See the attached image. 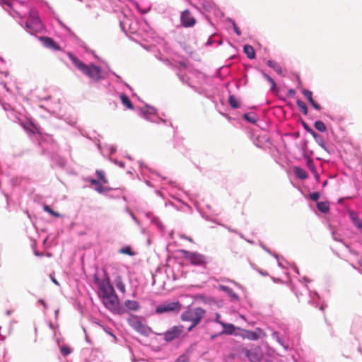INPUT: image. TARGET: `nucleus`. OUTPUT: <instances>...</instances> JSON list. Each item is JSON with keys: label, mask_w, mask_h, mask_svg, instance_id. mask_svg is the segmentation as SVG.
Wrapping results in <instances>:
<instances>
[{"label": "nucleus", "mask_w": 362, "mask_h": 362, "mask_svg": "<svg viewBox=\"0 0 362 362\" xmlns=\"http://www.w3.org/2000/svg\"><path fill=\"white\" fill-rule=\"evenodd\" d=\"M94 281L98 285V296L104 306L114 314H123L124 309L119 305L118 296L111 284L109 276L103 279L95 276Z\"/></svg>", "instance_id": "f257e3e1"}, {"label": "nucleus", "mask_w": 362, "mask_h": 362, "mask_svg": "<svg viewBox=\"0 0 362 362\" xmlns=\"http://www.w3.org/2000/svg\"><path fill=\"white\" fill-rule=\"evenodd\" d=\"M139 115L144 117L146 120L153 123L162 122L167 126H170L173 128V146L179 151L184 153V145H183V137L178 136L176 134L177 127H174L173 123L167 119H161L158 116V110L156 107L151 106L148 104H145L144 107H139Z\"/></svg>", "instance_id": "f03ea898"}, {"label": "nucleus", "mask_w": 362, "mask_h": 362, "mask_svg": "<svg viewBox=\"0 0 362 362\" xmlns=\"http://www.w3.org/2000/svg\"><path fill=\"white\" fill-rule=\"evenodd\" d=\"M67 56L73 64L86 76H87L92 83H98L105 78L101 66L95 64L93 62L88 64L81 61L71 52H68Z\"/></svg>", "instance_id": "7ed1b4c3"}, {"label": "nucleus", "mask_w": 362, "mask_h": 362, "mask_svg": "<svg viewBox=\"0 0 362 362\" xmlns=\"http://www.w3.org/2000/svg\"><path fill=\"white\" fill-rule=\"evenodd\" d=\"M206 314V310L201 307L188 305L181 313L180 318L182 322L200 323Z\"/></svg>", "instance_id": "20e7f679"}, {"label": "nucleus", "mask_w": 362, "mask_h": 362, "mask_svg": "<svg viewBox=\"0 0 362 362\" xmlns=\"http://www.w3.org/2000/svg\"><path fill=\"white\" fill-rule=\"evenodd\" d=\"M25 28L31 35L40 33L43 30V24L36 9L33 8H30L29 16L25 22Z\"/></svg>", "instance_id": "39448f33"}, {"label": "nucleus", "mask_w": 362, "mask_h": 362, "mask_svg": "<svg viewBox=\"0 0 362 362\" xmlns=\"http://www.w3.org/2000/svg\"><path fill=\"white\" fill-rule=\"evenodd\" d=\"M12 117L13 121L19 124L29 135L36 136L37 138L42 139V136L37 132V128L33 122L28 119H23L16 112H13Z\"/></svg>", "instance_id": "423d86ee"}, {"label": "nucleus", "mask_w": 362, "mask_h": 362, "mask_svg": "<svg viewBox=\"0 0 362 362\" xmlns=\"http://www.w3.org/2000/svg\"><path fill=\"white\" fill-rule=\"evenodd\" d=\"M185 331V327L182 325H175L164 332L162 334H160V335H162L163 337V340L167 342L170 343L178 338L180 337V336L182 334V333Z\"/></svg>", "instance_id": "0eeeda50"}, {"label": "nucleus", "mask_w": 362, "mask_h": 362, "mask_svg": "<svg viewBox=\"0 0 362 362\" xmlns=\"http://www.w3.org/2000/svg\"><path fill=\"white\" fill-rule=\"evenodd\" d=\"M182 252L184 257L189 260L192 265L204 266L206 264V257L202 254L185 250H182Z\"/></svg>", "instance_id": "6e6552de"}, {"label": "nucleus", "mask_w": 362, "mask_h": 362, "mask_svg": "<svg viewBox=\"0 0 362 362\" xmlns=\"http://www.w3.org/2000/svg\"><path fill=\"white\" fill-rule=\"evenodd\" d=\"M182 305L179 301H173L159 304L156 308V313L158 314H163L165 313H178L182 309Z\"/></svg>", "instance_id": "1a4fd4ad"}, {"label": "nucleus", "mask_w": 362, "mask_h": 362, "mask_svg": "<svg viewBox=\"0 0 362 362\" xmlns=\"http://www.w3.org/2000/svg\"><path fill=\"white\" fill-rule=\"evenodd\" d=\"M305 288L309 293L310 299L308 303L315 308H319V310L323 311L326 305L324 302L321 303V298L319 293L315 291H311L307 284H305Z\"/></svg>", "instance_id": "9d476101"}, {"label": "nucleus", "mask_w": 362, "mask_h": 362, "mask_svg": "<svg viewBox=\"0 0 362 362\" xmlns=\"http://www.w3.org/2000/svg\"><path fill=\"white\" fill-rule=\"evenodd\" d=\"M180 23L184 28H192L196 23V18L191 15L189 10L186 9L180 14Z\"/></svg>", "instance_id": "9b49d317"}, {"label": "nucleus", "mask_w": 362, "mask_h": 362, "mask_svg": "<svg viewBox=\"0 0 362 362\" xmlns=\"http://www.w3.org/2000/svg\"><path fill=\"white\" fill-rule=\"evenodd\" d=\"M39 40L42 42V45L46 48L54 51L61 50L60 46L52 37L41 36L39 37Z\"/></svg>", "instance_id": "f8f14e48"}, {"label": "nucleus", "mask_w": 362, "mask_h": 362, "mask_svg": "<svg viewBox=\"0 0 362 362\" xmlns=\"http://www.w3.org/2000/svg\"><path fill=\"white\" fill-rule=\"evenodd\" d=\"M132 327L136 332L145 337H148L151 332V329L147 325L143 324V322L139 320H136V321L133 322Z\"/></svg>", "instance_id": "ddd939ff"}, {"label": "nucleus", "mask_w": 362, "mask_h": 362, "mask_svg": "<svg viewBox=\"0 0 362 362\" xmlns=\"http://www.w3.org/2000/svg\"><path fill=\"white\" fill-rule=\"evenodd\" d=\"M272 338L275 340L279 345H281L284 350L287 351L289 349V344L284 337L283 334L279 331H274L272 334Z\"/></svg>", "instance_id": "4468645a"}, {"label": "nucleus", "mask_w": 362, "mask_h": 362, "mask_svg": "<svg viewBox=\"0 0 362 362\" xmlns=\"http://www.w3.org/2000/svg\"><path fill=\"white\" fill-rule=\"evenodd\" d=\"M302 94L306 98L310 105L316 110H321L322 107L320 104L315 102L313 98V92L308 89H303L301 90Z\"/></svg>", "instance_id": "2eb2a0df"}, {"label": "nucleus", "mask_w": 362, "mask_h": 362, "mask_svg": "<svg viewBox=\"0 0 362 362\" xmlns=\"http://www.w3.org/2000/svg\"><path fill=\"white\" fill-rule=\"evenodd\" d=\"M348 216L354 226L359 230L362 234V221L359 219L358 214L354 210H349Z\"/></svg>", "instance_id": "dca6fc26"}, {"label": "nucleus", "mask_w": 362, "mask_h": 362, "mask_svg": "<svg viewBox=\"0 0 362 362\" xmlns=\"http://www.w3.org/2000/svg\"><path fill=\"white\" fill-rule=\"evenodd\" d=\"M348 216L354 226L359 230L362 234V221L359 219L358 214L354 210H349Z\"/></svg>", "instance_id": "f3484780"}, {"label": "nucleus", "mask_w": 362, "mask_h": 362, "mask_svg": "<svg viewBox=\"0 0 362 362\" xmlns=\"http://www.w3.org/2000/svg\"><path fill=\"white\" fill-rule=\"evenodd\" d=\"M348 216L354 226L359 230L362 234V221L359 219L358 214L354 210H349Z\"/></svg>", "instance_id": "a211bd4d"}, {"label": "nucleus", "mask_w": 362, "mask_h": 362, "mask_svg": "<svg viewBox=\"0 0 362 362\" xmlns=\"http://www.w3.org/2000/svg\"><path fill=\"white\" fill-rule=\"evenodd\" d=\"M221 326L223 327V330L221 332V334H227V335H235L237 336L238 334L235 333V330L238 329L240 330V328L236 327L233 324L231 323H221Z\"/></svg>", "instance_id": "6ab92c4d"}, {"label": "nucleus", "mask_w": 362, "mask_h": 362, "mask_svg": "<svg viewBox=\"0 0 362 362\" xmlns=\"http://www.w3.org/2000/svg\"><path fill=\"white\" fill-rule=\"evenodd\" d=\"M145 216L147 218L151 220V222L153 224H155L157 228L160 230H164V226L160 222L159 218L156 216H155L152 212L148 211L145 213Z\"/></svg>", "instance_id": "aec40b11"}, {"label": "nucleus", "mask_w": 362, "mask_h": 362, "mask_svg": "<svg viewBox=\"0 0 362 362\" xmlns=\"http://www.w3.org/2000/svg\"><path fill=\"white\" fill-rule=\"evenodd\" d=\"M88 181L90 183V185L95 186V190L100 194L103 193L105 190H110V188L105 187L103 186L102 182L93 177H90L88 179Z\"/></svg>", "instance_id": "412c9836"}, {"label": "nucleus", "mask_w": 362, "mask_h": 362, "mask_svg": "<svg viewBox=\"0 0 362 362\" xmlns=\"http://www.w3.org/2000/svg\"><path fill=\"white\" fill-rule=\"evenodd\" d=\"M241 330L243 332L241 336L243 339H247L251 341H256L259 339V335L257 332L244 329Z\"/></svg>", "instance_id": "4be33fe9"}, {"label": "nucleus", "mask_w": 362, "mask_h": 362, "mask_svg": "<svg viewBox=\"0 0 362 362\" xmlns=\"http://www.w3.org/2000/svg\"><path fill=\"white\" fill-rule=\"evenodd\" d=\"M293 173L295 176L300 180H305L308 177L307 172L299 166H295L293 168Z\"/></svg>", "instance_id": "5701e85b"}, {"label": "nucleus", "mask_w": 362, "mask_h": 362, "mask_svg": "<svg viewBox=\"0 0 362 362\" xmlns=\"http://www.w3.org/2000/svg\"><path fill=\"white\" fill-rule=\"evenodd\" d=\"M219 289L226 293L232 299L238 300L239 296L235 293L233 290L228 286L219 285Z\"/></svg>", "instance_id": "b1692460"}, {"label": "nucleus", "mask_w": 362, "mask_h": 362, "mask_svg": "<svg viewBox=\"0 0 362 362\" xmlns=\"http://www.w3.org/2000/svg\"><path fill=\"white\" fill-rule=\"evenodd\" d=\"M229 93L228 103L233 109H238L240 107V103L239 100L233 94L230 90H228Z\"/></svg>", "instance_id": "393cba45"}, {"label": "nucleus", "mask_w": 362, "mask_h": 362, "mask_svg": "<svg viewBox=\"0 0 362 362\" xmlns=\"http://www.w3.org/2000/svg\"><path fill=\"white\" fill-rule=\"evenodd\" d=\"M243 52L250 59H254L256 57L255 50L252 45H245L243 46Z\"/></svg>", "instance_id": "a878e982"}, {"label": "nucleus", "mask_w": 362, "mask_h": 362, "mask_svg": "<svg viewBox=\"0 0 362 362\" xmlns=\"http://www.w3.org/2000/svg\"><path fill=\"white\" fill-rule=\"evenodd\" d=\"M125 307L131 311H137L140 308L139 302L132 300H127L124 302Z\"/></svg>", "instance_id": "bb28decb"}, {"label": "nucleus", "mask_w": 362, "mask_h": 362, "mask_svg": "<svg viewBox=\"0 0 362 362\" xmlns=\"http://www.w3.org/2000/svg\"><path fill=\"white\" fill-rule=\"evenodd\" d=\"M243 118L250 124H256L257 122V115L256 113L250 112L244 113Z\"/></svg>", "instance_id": "cd10ccee"}, {"label": "nucleus", "mask_w": 362, "mask_h": 362, "mask_svg": "<svg viewBox=\"0 0 362 362\" xmlns=\"http://www.w3.org/2000/svg\"><path fill=\"white\" fill-rule=\"evenodd\" d=\"M199 4L206 12H210L214 8V3L211 0H199Z\"/></svg>", "instance_id": "c85d7f7f"}, {"label": "nucleus", "mask_w": 362, "mask_h": 362, "mask_svg": "<svg viewBox=\"0 0 362 362\" xmlns=\"http://www.w3.org/2000/svg\"><path fill=\"white\" fill-rule=\"evenodd\" d=\"M266 63L269 67L273 69L278 74H282V68L279 64L271 59H268Z\"/></svg>", "instance_id": "c756f323"}, {"label": "nucleus", "mask_w": 362, "mask_h": 362, "mask_svg": "<svg viewBox=\"0 0 362 362\" xmlns=\"http://www.w3.org/2000/svg\"><path fill=\"white\" fill-rule=\"evenodd\" d=\"M119 98L121 99V102L123 104V105H124L129 110L134 109V105H133L132 101L130 100L129 98L126 94L121 93L119 95Z\"/></svg>", "instance_id": "7c9ffc66"}, {"label": "nucleus", "mask_w": 362, "mask_h": 362, "mask_svg": "<svg viewBox=\"0 0 362 362\" xmlns=\"http://www.w3.org/2000/svg\"><path fill=\"white\" fill-rule=\"evenodd\" d=\"M317 208L322 214H327L330 209L328 202H317Z\"/></svg>", "instance_id": "2f4dec72"}, {"label": "nucleus", "mask_w": 362, "mask_h": 362, "mask_svg": "<svg viewBox=\"0 0 362 362\" xmlns=\"http://www.w3.org/2000/svg\"><path fill=\"white\" fill-rule=\"evenodd\" d=\"M246 356L250 362H260L262 359V357L259 354L251 351H247Z\"/></svg>", "instance_id": "473e14b6"}, {"label": "nucleus", "mask_w": 362, "mask_h": 362, "mask_svg": "<svg viewBox=\"0 0 362 362\" xmlns=\"http://www.w3.org/2000/svg\"><path fill=\"white\" fill-rule=\"evenodd\" d=\"M302 156L303 159H307L311 157L313 154V151H308L307 147V142L305 141L301 147Z\"/></svg>", "instance_id": "72a5a7b5"}, {"label": "nucleus", "mask_w": 362, "mask_h": 362, "mask_svg": "<svg viewBox=\"0 0 362 362\" xmlns=\"http://www.w3.org/2000/svg\"><path fill=\"white\" fill-rule=\"evenodd\" d=\"M314 127L320 132H325L327 131V127L325 123L321 120H316L314 122Z\"/></svg>", "instance_id": "f704fd0d"}, {"label": "nucleus", "mask_w": 362, "mask_h": 362, "mask_svg": "<svg viewBox=\"0 0 362 362\" xmlns=\"http://www.w3.org/2000/svg\"><path fill=\"white\" fill-rule=\"evenodd\" d=\"M119 253L127 255L129 256H134L136 253L132 250V248L130 245L124 246L119 249Z\"/></svg>", "instance_id": "c9c22d12"}, {"label": "nucleus", "mask_w": 362, "mask_h": 362, "mask_svg": "<svg viewBox=\"0 0 362 362\" xmlns=\"http://www.w3.org/2000/svg\"><path fill=\"white\" fill-rule=\"evenodd\" d=\"M296 104H297L298 107L300 108L301 112L304 115H308V107H307L306 104L303 101L300 100V99H298L296 100Z\"/></svg>", "instance_id": "e433bc0d"}, {"label": "nucleus", "mask_w": 362, "mask_h": 362, "mask_svg": "<svg viewBox=\"0 0 362 362\" xmlns=\"http://www.w3.org/2000/svg\"><path fill=\"white\" fill-rule=\"evenodd\" d=\"M305 160L306 166L308 167V168L310 170V172L312 173H315V171H317L316 166L315 165L314 160L312 158V157L307 158Z\"/></svg>", "instance_id": "4c0bfd02"}, {"label": "nucleus", "mask_w": 362, "mask_h": 362, "mask_svg": "<svg viewBox=\"0 0 362 362\" xmlns=\"http://www.w3.org/2000/svg\"><path fill=\"white\" fill-rule=\"evenodd\" d=\"M115 283H116V286H117V289L122 293H124L126 291L125 285L123 283L122 278L120 276H117L116 278Z\"/></svg>", "instance_id": "58836bf2"}, {"label": "nucleus", "mask_w": 362, "mask_h": 362, "mask_svg": "<svg viewBox=\"0 0 362 362\" xmlns=\"http://www.w3.org/2000/svg\"><path fill=\"white\" fill-rule=\"evenodd\" d=\"M43 209L45 211L47 212L54 217L59 218L61 216V214L59 213L54 211L47 204H45L43 206Z\"/></svg>", "instance_id": "ea45409f"}, {"label": "nucleus", "mask_w": 362, "mask_h": 362, "mask_svg": "<svg viewBox=\"0 0 362 362\" xmlns=\"http://www.w3.org/2000/svg\"><path fill=\"white\" fill-rule=\"evenodd\" d=\"M260 247L268 254L273 256L276 260H279V255L274 253L269 248H268L265 245H264L262 242H259Z\"/></svg>", "instance_id": "a19ab883"}, {"label": "nucleus", "mask_w": 362, "mask_h": 362, "mask_svg": "<svg viewBox=\"0 0 362 362\" xmlns=\"http://www.w3.org/2000/svg\"><path fill=\"white\" fill-rule=\"evenodd\" d=\"M139 167L142 170L143 168H146V170H148L151 173H153L155 175H156L158 177H161V179L163 180H166V177H162L159 173L156 172V171H153L152 170H151L150 168H148V166H146L143 162H139Z\"/></svg>", "instance_id": "79ce46f5"}, {"label": "nucleus", "mask_w": 362, "mask_h": 362, "mask_svg": "<svg viewBox=\"0 0 362 362\" xmlns=\"http://www.w3.org/2000/svg\"><path fill=\"white\" fill-rule=\"evenodd\" d=\"M95 174L101 182H103L105 184L107 183V180L105 177L104 172L103 170H97Z\"/></svg>", "instance_id": "37998d69"}, {"label": "nucleus", "mask_w": 362, "mask_h": 362, "mask_svg": "<svg viewBox=\"0 0 362 362\" xmlns=\"http://www.w3.org/2000/svg\"><path fill=\"white\" fill-rule=\"evenodd\" d=\"M60 351L64 356H66L71 353V349L69 346L64 345L60 348Z\"/></svg>", "instance_id": "c03bdc74"}, {"label": "nucleus", "mask_w": 362, "mask_h": 362, "mask_svg": "<svg viewBox=\"0 0 362 362\" xmlns=\"http://www.w3.org/2000/svg\"><path fill=\"white\" fill-rule=\"evenodd\" d=\"M177 76L182 83L189 84L188 81L189 78L186 74H182L181 71H179L177 72Z\"/></svg>", "instance_id": "a18cd8bd"}, {"label": "nucleus", "mask_w": 362, "mask_h": 362, "mask_svg": "<svg viewBox=\"0 0 362 362\" xmlns=\"http://www.w3.org/2000/svg\"><path fill=\"white\" fill-rule=\"evenodd\" d=\"M229 21H230V22H231V23L233 25V28L234 32L235 33V34L238 36H240L241 35V30H240V28H238V26L235 23V21L233 20V19H229Z\"/></svg>", "instance_id": "49530a36"}, {"label": "nucleus", "mask_w": 362, "mask_h": 362, "mask_svg": "<svg viewBox=\"0 0 362 362\" xmlns=\"http://www.w3.org/2000/svg\"><path fill=\"white\" fill-rule=\"evenodd\" d=\"M309 196H310V199L312 201L317 202V200L319 199V198L320 197V194L318 192H313L310 193Z\"/></svg>", "instance_id": "de8ad7c7"}, {"label": "nucleus", "mask_w": 362, "mask_h": 362, "mask_svg": "<svg viewBox=\"0 0 362 362\" xmlns=\"http://www.w3.org/2000/svg\"><path fill=\"white\" fill-rule=\"evenodd\" d=\"M2 107L5 111L11 112V115H13V112H15L9 103H3Z\"/></svg>", "instance_id": "09e8293b"}, {"label": "nucleus", "mask_w": 362, "mask_h": 362, "mask_svg": "<svg viewBox=\"0 0 362 362\" xmlns=\"http://www.w3.org/2000/svg\"><path fill=\"white\" fill-rule=\"evenodd\" d=\"M315 142L320 146H322L323 144L325 143V140L323 136L321 134H318L315 139H314Z\"/></svg>", "instance_id": "8fccbe9b"}, {"label": "nucleus", "mask_w": 362, "mask_h": 362, "mask_svg": "<svg viewBox=\"0 0 362 362\" xmlns=\"http://www.w3.org/2000/svg\"><path fill=\"white\" fill-rule=\"evenodd\" d=\"M136 7L141 14H146L151 10V7L142 8L138 3L136 4Z\"/></svg>", "instance_id": "3c124183"}, {"label": "nucleus", "mask_w": 362, "mask_h": 362, "mask_svg": "<svg viewBox=\"0 0 362 362\" xmlns=\"http://www.w3.org/2000/svg\"><path fill=\"white\" fill-rule=\"evenodd\" d=\"M112 74L114 76H116V78H117V82H119V83H124L130 90H132V88L127 83H124L122 80V78L117 75L115 72H112Z\"/></svg>", "instance_id": "603ef678"}, {"label": "nucleus", "mask_w": 362, "mask_h": 362, "mask_svg": "<svg viewBox=\"0 0 362 362\" xmlns=\"http://www.w3.org/2000/svg\"><path fill=\"white\" fill-rule=\"evenodd\" d=\"M332 238L335 240V241H338V242H341L342 240L341 238V235L340 234H339L337 232L333 230L332 232Z\"/></svg>", "instance_id": "864d4df0"}, {"label": "nucleus", "mask_w": 362, "mask_h": 362, "mask_svg": "<svg viewBox=\"0 0 362 362\" xmlns=\"http://www.w3.org/2000/svg\"><path fill=\"white\" fill-rule=\"evenodd\" d=\"M270 90L274 93H276L279 91V89L278 88L277 86H276V83L275 82V81H274L272 83H271V88H270Z\"/></svg>", "instance_id": "5fc2aeb1"}, {"label": "nucleus", "mask_w": 362, "mask_h": 362, "mask_svg": "<svg viewBox=\"0 0 362 362\" xmlns=\"http://www.w3.org/2000/svg\"><path fill=\"white\" fill-rule=\"evenodd\" d=\"M261 73L263 77L270 83H272L274 80L267 73H265L263 70H261Z\"/></svg>", "instance_id": "6e6d98bb"}, {"label": "nucleus", "mask_w": 362, "mask_h": 362, "mask_svg": "<svg viewBox=\"0 0 362 362\" xmlns=\"http://www.w3.org/2000/svg\"><path fill=\"white\" fill-rule=\"evenodd\" d=\"M110 160L112 161V163H114L115 164L117 165L118 166H119L122 168H124L125 167V164L123 161H119L117 159H112V158H110Z\"/></svg>", "instance_id": "4d7b16f0"}, {"label": "nucleus", "mask_w": 362, "mask_h": 362, "mask_svg": "<svg viewBox=\"0 0 362 362\" xmlns=\"http://www.w3.org/2000/svg\"><path fill=\"white\" fill-rule=\"evenodd\" d=\"M300 124H301L302 127H303V129L306 131V132H308L309 131V129L311 128L309 126V124L303 119L300 120Z\"/></svg>", "instance_id": "13d9d810"}, {"label": "nucleus", "mask_w": 362, "mask_h": 362, "mask_svg": "<svg viewBox=\"0 0 362 362\" xmlns=\"http://www.w3.org/2000/svg\"><path fill=\"white\" fill-rule=\"evenodd\" d=\"M322 146H320L322 148H323L325 151H327L328 153H331L333 151V148L327 145H326L325 143L322 144Z\"/></svg>", "instance_id": "bf43d9fd"}, {"label": "nucleus", "mask_w": 362, "mask_h": 362, "mask_svg": "<svg viewBox=\"0 0 362 362\" xmlns=\"http://www.w3.org/2000/svg\"><path fill=\"white\" fill-rule=\"evenodd\" d=\"M199 323L191 322L190 325L187 328L188 332H192Z\"/></svg>", "instance_id": "052dcab7"}, {"label": "nucleus", "mask_w": 362, "mask_h": 362, "mask_svg": "<svg viewBox=\"0 0 362 362\" xmlns=\"http://www.w3.org/2000/svg\"><path fill=\"white\" fill-rule=\"evenodd\" d=\"M220 318H221V315L219 313H216V317L214 319V322L221 325V323H224V322L221 321L220 320Z\"/></svg>", "instance_id": "680f3d73"}, {"label": "nucleus", "mask_w": 362, "mask_h": 362, "mask_svg": "<svg viewBox=\"0 0 362 362\" xmlns=\"http://www.w3.org/2000/svg\"><path fill=\"white\" fill-rule=\"evenodd\" d=\"M7 354V351L6 349H4L2 354H0V362H6L5 357Z\"/></svg>", "instance_id": "e2e57ef3"}, {"label": "nucleus", "mask_w": 362, "mask_h": 362, "mask_svg": "<svg viewBox=\"0 0 362 362\" xmlns=\"http://www.w3.org/2000/svg\"><path fill=\"white\" fill-rule=\"evenodd\" d=\"M215 42V40L213 39L212 36H210L206 42V46H211Z\"/></svg>", "instance_id": "0e129e2a"}, {"label": "nucleus", "mask_w": 362, "mask_h": 362, "mask_svg": "<svg viewBox=\"0 0 362 362\" xmlns=\"http://www.w3.org/2000/svg\"><path fill=\"white\" fill-rule=\"evenodd\" d=\"M224 228H226L229 232L234 233L235 234L238 233V231L236 229H233L230 228V226H228L226 225H222Z\"/></svg>", "instance_id": "69168bd1"}, {"label": "nucleus", "mask_w": 362, "mask_h": 362, "mask_svg": "<svg viewBox=\"0 0 362 362\" xmlns=\"http://www.w3.org/2000/svg\"><path fill=\"white\" fill-rule=\"evenodd\" d=\"M0 4L1 5H4V4L6 5L10 8L12 7V4L10 1H6V0H0Z\"/></svg>", "instance_id": "338daca9"}, {"label": "nucleus", "mask_w": 362, "mask_h": 362, "mask_svg": "<svg viewBox=\"0 0 362 362\" xmlns=\"http://www.w3.org/2000/svg\"><path fill=\"white\" fill-rule=\"evenodd\" d=\"M308 133L310 134L313 139H315L316 136L319 134L318 133H317L315 130H313L312 128H310L309 129V131L308 132Z\"/></svg>", "instance_id": "774afa93"}]
</instances>
